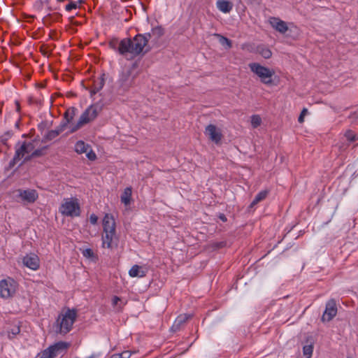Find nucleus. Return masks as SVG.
I'll use <instances>...</instances> for the list:
<instances>
[{
	"instance_id": "9",
	"label": "nucleus",
	"mask_w": 358,
	"mask_h": 358,
	"mask_svg": "<svg viewBox=\"0 0 358 358\" xmlns=\"http://www.w3.org/2000/svg\"><path fill=\"white\" fill-rule=\"evenodd\" d=\"M150 35L148 36L142 34H136V55L139 54H145L150 50V46L148 42Z\"/></svg>"
},
{
	"instance_id": "21",
	"label": "nucleus",
	"mask_w": 358,
	"mask_h": 358,
	"mask_svg": "<svg viewBox=\"0 0 358 358\" xmlns=\"http://www.w3.org/2000/svg\"><path fill=\"white\" fill-rule=\"evenodd\" d=\"M64 130V125H59L57 129L48 131L44 136L43 141H52L58 136Z\"/></svg>"
},
{
	"instance_id": "27",
	"label": "nucleus",
	"mask_w": 358,
	"mask_h": 358,
	"mask_svg": "<svg viewBox=\"0 0 358 358\" xmlns=\"http://www.w3.org/2000/svg\"><path fill=\"white\" fill-rule=\"evenodd\" d=\"M215 36L219 41V43L226 49H230L232 47V42L228 38L220 34H215Z\"/></svg>"
},
{
	"instance_id": "2",
	"label": "nucleus",
	"mask_w": 358,
	"mask_h": 358,
	"mask_svg": "<svg viewBox=\"0 0 358 358\" xmlns=\"http://www.w3.org/2000/svg\"><path fill=\"white\" fill-rule=\"evenodd\" d=\"M119 90L129 92L134 85V62H122L118 78Z\"/></svg>"
},
{
	"instance_id": "1",
	"label": "nucleus",
	"mask_w": 358,
	"mask_h": 358,
	"mask_svg": "<svg viewBox=\"0 0 358 358\" xmlns=\"http://www.w3.org/2000/svg\"><path fill=\"white\" fill-rule=\"evenodd\" d=\"M134 38H124L119 40L118 38H112L108 41V46L110 49L117 52L122 59V62H134Z\"/></svg>"
},
{
	"instance_id": "49",
	"label": "nucleus",
	"mask_w": 358,
	"mask_h": 358,
	"mask_svg": "<svg viewBox=\"0 0 358 358\" xmlns=\"http://www.w3.org/2000/svg\"><path fill=\"white\" fill-rule=\"evenodd\" d=\"M218 217L220 220H222L224 222H227V217L223 213H220L218 215Z\"/></svg>"
},
{
	"instance_id": "17",
	"label": "nucleus",
	"mask_w": 358,
	"mask_h": 358,
	"mask_svg": "<svg viewBox=\"0 0 358 358\" xmlns=\"http://www.w3.org/2000/svg\"><path fill=\"white\" fill-rule=\"evenodd\" d=\"M27 154L29 153L26 148L25 143H24L23 141H19L15 145V159H22Z\"/></svg>"
},
{
	"instance_id": "3",
	"label": "nucleus",
	"mask_w": 358,
	"mask_h": 358,
	"mask_svg": "<svg viewBox=\"0 0 358 358\" xmlns=\"http://www.w3.org/2000/svg\"><path fill=\"white\" fill-rule=\"evenodd\" d=\"M77 311L76 309L68 308L64 314L59 315L57 323L59 327V333L66 334L69 333L76 320Z\"/></svg>"
},
{
	"instance_id": "45",
	"label": "nucleus",
	"mask_w": 358,
	"mask_h": 358,
	"mask_svg": "<svg viewBox=\"0 0 358 358\" xmlns=\"http://www.w3.org/2000/svg\"><path fill=\"white\" fill-rule=\"evenodd\" d=\"M90 221L92 224H96L98 222V217L95 214H92L90 217Z\"/></svg>"
},
{
	"instance_id": "11",
	"label": "nucleus",
	"mask_w": 358,
	"mask_h": 358,
	"mask_svg": "<svg viewBox=\"0 0 358 358\" xmlns=\"http://www.w3.org/2000/svg\"><path fill=\"white\" fill-rule=\"evenodd\" d=\"M68 347L69 344L67 343L60 341L52 345H50L46 348L45 350L50 354L51 358H55L57 356L64 353Z\"/></svg>"
},
{
	"instance_id": "14",
	"label": "nucleus",
	"mask_w": 358,
	"mask_h": 358,
	"mask_svg": "<svg viewBox=\"0 0 358 358\" xmlns=\"http://www.w3.org/2000/svg\"><path fill=\"white\" fill-rule=\"evenodd\" d=\"M103 233L115 231V222L113 215L106 214L103 219Z\"/></svg>"
},
{
	"instance_id": "36",
	"label": "nucleus",
	"mask_w": 358,
	"mask_h": 358,
	"mask_svg": "<svg viewBox=\"0 0 358 358\" xmlns=\"http://www.w3.org/2000/svg\"><path fill=\"white\" fill-rule=\"evenodd\" d=\"M13 134V131H8L5 132L2 136H0V141L3 144L6 145L7 141H8L9 138H11Z\"/></svg>"
},
{
	"instance_id": "46",
	"label": "nucleus",
	"mask_w": 358,
	"mask_h": 358,
	"mask_svg": "<svg viewBox=\"0 0 358 358\" xmlns=\"http://www.w3.org/2000/svg\"><path fill=\"white\" fill-rule=\"evenodd\" d=\"M93 255H94L93 251H92L91 249H90V248L86 249V250H85L83 251V255H84L85 257H92V256H93Z\"/></svg>"
},
{
	"instance_id": "48",
	"label": "nucleus",
	"mask_w": 358,
	"mask_h": 358,
	"mask_svg": "<svg viewBox=\"0 0 358 358\" xmlns=\"http://www.w3.org/2000/svg\"><path fill=\"white\" fill-rule=\"evenodd\" d=\"M120 301V299L118 297V296H114L113 299V305L114 306H116L118 303V301Z\"/></svg>"
},
{
	"instance_id": "8",
	"label": "nucleus",
	"mask_w": 358,
	"mask_h": 358,
	"mask_svg": "<svg viewBox=\"0 0 358 358\" xmlns=\"http://www.w3.org/2000/svg\"><path fill=\"white\" fill-rule=\"evenodd\" d=\"M337 306L336 300L334 299H329L325 306V310L322 316L321 320L322 322H330L337 314Z\"/></svg>"
},
{
	"instance_id": "44",
	"label": "nucleus",
	"mask_w": 358,
	"mask_h": 358,
	"mask_svg": "<svg viewBox=\"0 0 358 358\" xmlns=\"http://www.w3.org/2000/svg\"><path fill=\"white\" fill-rule=\"evenodd\" d=\"M20 160V159H15V155H14L13 158L12 159V160L10 161V162L8 164L9 168L11 169V168L14 167V166L16 164V163Z\"/></svg>"
},
{
	"instance_id": "52",
	"label": "nucleus",
	"mask_w": 358,
	"mask_h": 358,
	"mask_svg": "<svg viewBox=\"0 0 358 358\" xmlns=\"http://www.w3.org/2000/svg\"><path fill=\"white\" fill-rule=\"evenodd\" d=\"M15 106H16V111L19 113L20 111V102L18 101H15Z\"/></svg>"
},
{
	"instance_id": "16",
	"label": "nucleus",
	"mask_w": 358,
	"mask_h": 358,
	"mask_svg": "<svg viewBox=\"0 0 358 358\" xmlns=\"http://www.w3.org/2000/svg\"><path fill=\"white\" fill-rule=\"evenodd\" d=\"M192 315H189V314H182V315H178L176 317V319L175 320V321L171 327V329L173 331H178L181 328V327H182L188 320L192 318Z\"/></svg>"
},
{
	"instance_id": "24",
	"label": "nucleus",
	"mask_w": 358,
	"mask_h": 358,
	"mask_svg": "<svg viewBox=\"0 0 358 358\" xmlns=\"http://www.w3.org/2000/svg\"><path fill=\"white\" fill-rule=\"evenodd\" d=\"M217 7L220 11L227 13L232 10L233 4L228 1L220 0L217 2Z\"/></svg>"
},
{
	"instance_id": "47",
	"label": "nucleus",
	"mask_w": 358,
	"mask_h": 358,
	"mask_svg": "<svg viewBox=\"0 0 358 358\" xmlns=\"http://www.w3.org/2000/svg\"><path fill=\"white\" fill-rule=\"evenodd\" d=\"M154 34H157L158 36H162L164 34V30L162 27H156L154 30Z\"/></svg>"
},
{
	"instance_id": "23",
	"label": "nucleus",
	"mask_w": 358,
	"mask_h": 358,
	"mask_svg": "<svg viewBox=\"0 0 358 358\" xmlns=\"http://www.w3.org/2000/svg\"><path fill=\"white\" fill-rule=\"evenodd\" d=\"M123 222L124 226L128 228H131V224L133 221L134 213L131 209L129 208H125L123 211Z\"/></svg>"
},
{
	"instance_id": "53",
	"label": "nucleus",
	"mask_w": 358,
	"mask_h": 358,
	"mask_svg": "<svg viewBox=\"0 0 358 358\" xmlns=\"http://www.w3.org/2000/svg\"><path fill=\"white\" fill-rule=\"evenodd\" d=\"M149 283H150V281H149V280H148V281H147V283L145 285V286H144L143 289H146L147 287H148V286H149Z\"/></svg>"
},
{
	"instance_id": "37",
	"label": "nucleus",
	"mask_w": 358,
	"mask_h": 358,
	"mask_svg": "<svg viewBox=\"0 0 358 358\" xmlns=\"http://www.w3.org/2000/svg\"><path fill=\"white\" fill-rule=\"evenodd\" d=\"M131 355V351H124L122 353L114 354L110 358H129Z\"/></svg>"
},
{
	"instance_id": "20",
	"label": "nucleus",
	"mask_w": 358,
	"mask_h": 358,
	"mask_svg": "<svg viewBox=\"0 0 358 358\" xmlns=\"http://www.w3.org/2000/svg\"><path fill=\"white\" fill-rule=\"evenodd\" d=\"M115 238V231L110 233H103L102 235V245L103 248H111L113 241Z\"/></svg>"
},
{
	"instance_id": "38",
	"label": "nucleus",
	"mask_w": 358,
	"mask_h": 358,
	"mask_svg": "<svg viewBox=\"0 0 358 358\" xmlns=\"http://www.w3.org/2000/svg\"><path fill=\"white\" fill-rule=\"evenodd\" d=\"M34 141H34H24L23 143H25V145H26V148L27 149V152L28 153H31L34 150Z\"/></svg>"
},
{
	"instance_id": "15",
	"label": "nucleus",
	"mask_w": 358,
	"mask_h": 358,
	"mask_svg": "<svg viewBox=\"0 0 358 358\" xmlns=\"http://www.w3.org/2000/svg\"><path fill=\"white\" fill-rule=\"evenodd\" d=\"M270 23L272 27L281 34H285L288 30L287 23L278 17H271Z\"/></svg>"
},
{
	"instance_id": "25",
	"label": "nucleus",
	"mask_w": 358,
	"mask_h": 358,
	"mask_svg": "<svg viewBox=\"0 0 358 358\" xmlns=\"http://www.w3.org/2000/svg\"><path fill=\"white\" fill-rule=\"evenodd\" d=\"M90 145L85 143L83 141H78L75 145V151L78 154H83L87 152Z\"/></svg>"
},
{
	"instance_id": "34",
	"label": "nucleus",
	"mask_w": 358,
	"mask_h": 358,
	"mask_svg": "<svg viewBox=\"0 0 358 358\" xmlns=\"http://www.w3.org/2000/svg\"><path fill=\"white\" fill-rule=\"evenodd\" d=\"M262 123V119L258 115H253L251 117V124L254 128H257L260 126Z\"/></svg>"
},
{
	"instance_id": "39",
	"label": "nucleus",
	"mask_w": 358,
	"mask_h": 358,
	"mask_svg": "<svg viewBox=\"0 0 358 358\" xmlns=\"http://www.w3.org/2000/svg\"><path fill=\"white\" fill-rule=\"evenodd\" d=\"M85 153H86L87 157L90 161H94L96 159V155L95 152L91 149V148Z\"/></svg>"
},
{
	"instance_id": "26",
	"label": "nucleus",
	"mask_w": 358,
	"mask_h": 358,
	"mask_svg": "<svg viewBox=\"0 0 358 358\" xmlns=\"http://www.w3.org/2000/svg\"><path fill=\"white\" fill-rule=\"evenodd\" d=\"M268 194V191L267 190H262L259 192L255 197L253 201L250 204V208H253L256 204H257L259 202L263 201L265 199Z\"/></svg>"
},
{
	"instance_id": "43",
	"label": "nucleus",
	"mask_w": 358,
	"mask_h": 358,
	"mask_svg": "<svg viewBox=\"0 0 358 358\" xmlns=\"http://www.w3.org/2000/svg\"><path fill=\"white\" fill-rule=\"evenodd\" d=\"M34 157H31V153H29V154H27L25 155V157H24L22 159H23V161L20 164V165H22V164L24 163H26V162H30L31 160H32Z\"/></svg>"
},
{
	"instance_id": "12",
	"label": "nucleus",
	"mask_w": 358,
	"mask_h": 358,
	"mask_svg": "<svg viewBox=\"0 0 358 358\" xmlns=\"http://www.w3.org/2000/svg\"><path fill=\"white\" fill-rule=\"evenodd\" d=\"M17 196L22 201L27 203H34L38 197V193L35 189H17Z\"/></svg>"
},
{
	"instance_id": "10",
	"label": "nucleus",
	"mask_w": 358,
	"mask_h": 358,
	"mask_svg": "<svg viewBox=\"0 0 358 358\" xmlns=\"http://www.w3.org/2000/svg\"><path fill=\"white\" fill-rule=\"evenodd\" d=\"M205 134L209 138V139L216 144L220 143L222 134L220 129L214 124H208L205 129Z\"/></svg>"
},
{
	"instance_id": "5",
	"label": "nucleus",
	"mask_w": 358,
	"mask_h": 358,
	"mask_svg": "<svg viewBox=\"0 0 358 358\" xmlns=\"http://www.w3.org/2000/svg\"><path fill=\"white\" fill-rule=\"evenodd\" d=\"M98 115V107L94 105L89 106L80 115L77 123L73 125L70 132L73 133L83 127L85 124L94 120Z\"/></svg>"
},
{
	"instance_id": "32",
	"label": "nucleus",
	"mask_w": 358,
	"mask_h": 358,
	"mask_svg": "<svg viewBox=\"0 0 358 358\" xmlns=\"http://www.w3.org/2000/svg\"><path fill=\"white\" fill-rule=\"evenodd\" d=\"M46 146L36 149L31 153V157L36 158L44 156L46 154Z\"/></svg>"
},
{
	"instance_id": "56",
	"label": "nucleus",
	"mask_w": 358,
	"mask_h": 358,
	"mask_svg": "<svg viewBox=\"0 0 358 358\" xmlns=\"http://www.w3.org/2000/svg\"><path fill=\"white\" fill-rule=\"evenodd\" d=\"M348 358H349V357H348Z\"/></svg>"
},
{
	"instance_id": "13",
	"label": "nucleus",
	"mask_w": 358,
	"mask_h": 358,
	"mask_svg": "<svg viewBox=\"0 0 358 358\" xmlns=\"http://www.w3.org/2000/svg\"><path fill=\"white\" fill-rule=\"evenodd\" d=\"M22 263L25 266L34 271L38 270L40 266L39 258L33 253L24 256L22 259Z\"/></svg>"
},
{
	"instance_id": "18",
	"label": "nucleus",
	"mask_w": 358,
	"mask_h": 358,
	"mask_svg": "<svg viewBox=\"0 0 358 358\" xmlns=\"http://www.w3.org/2000/svg\"><path fill=\"white\" fill-rule=\"evenodd\" d=\"M76 108L75 107L69 108L64 114V120L61 122L60 125L63 126L65 129L68 124H69L76 115Z\"/></svg>"
},
{
	"instance_id": "50",
	"label": "nucleus",
	"mask_w": 358,
	"mask_h": 358,
	"mask_svg": "<svg viewBox=\"0 0 358 358\" xmlns=\"http://www.w3.org/2000/svg\"><path fill=\"white\" fill-rule=\"evenodd\" d=\"M136 3H138V4L142 8L143 10H145L146 7L141 0H136Z\"/></svg>"
},
{
	"instance_id": "29",
	"label": "nucleus",
	"mask_w": 358,
	"mask_h": 358,
	"mask_svg": "<svg viewBox=\"0 0 358 358\" xmlns=\"http://www.w3.org/2000/svg\"><path fill=\"white\" fill-rule=\"evenodd\" d=\"M20 332V327L18 324L13 325L7 330L8 336L10 339L15 338Z\"/></svg>"
},
{
	"instance_id": "22",
	"label": "nucleus",
	"mask_w": 358,
	"mask_h": 358,
	"mask_svg": "<svg viewBox=\"0 0 358 358\" xmlns=\"http://www.w3.org/2000/svg\"><path fill=\"white\" fill-rule=\"evenodd\" d=\"M132 195V188L131 187H128L124 189L123 193L120 196V200L122 203L124 204L125 208H128V206L131 203Z\"/></svg>"
},
{
	"instance_id": "42",
	"label": "nucleus",
	"mask_w": 358,
	"mask_h": 358,
	"mask_svg": "<svg viewBox=\"0 0 358 358\" xmlns=\"http://www.w3.org/2000/svg\"><path fill=\"white\" fill-rule=\"evenodd\" d=\"M35 358H51L50 355L48 352H46L45 350L39 352Z\"/></svg>"
},
{
	"instance_id": "40",
	"label": "nucleus",
	"mask_w": 358,
	"mask_h": 358,
	"mask_svg": "<svg viewBox=\"0 0 358 358\" xmlns=\"http://www.w3.org/2000/svg\"><path fill=\"white\" fill-rule=\"evenodd\" d=\"M78 7V4L76 2L71 1L65 6V9L66 11H71L73 9H76Z\"/></svg>"
},
{
	"instance_id": "33",
	"label": "nucleus",
	"mask_w": 358,
	"mask_h": 358,
	"mask_svg": "<svg viewBox=\"0 0 358 358\" xmlns=\"http://www.w3.org/2000/svg\"><path fill=\"white\" fill-rule=\"evenodd\" d=\"M227 245V242L226 241L212 242L210 244V248H213V250H218L225 248Z\"/></svg>"
},
{
	"instance_id": "30",
	"label": "nucleus",
	"mask_w": 358,
	"mask_h": 358,
	"mask_svg": "<svg viewBox=\"0 0 358 358\" xmlns=\"http://www.w3.org/2000/svg\"><path fill=\"white\" fill-rule=\"evenodd\" d=\"M258 52L264 59H269L272 56L271 50L265 46H259Z\"/></svg>"
},
{
	"instance_id": "55",
	"label": "nucleus",
	"mask_w": 358,
	"mask_h": 358,
	"mask_svg": "<svg viewBox=\"0 0 358 358\" xmlns=\"http://www.w3.org/2000/svg\"><path fill=\"white\" fill-rule=\"evenodd\" d=\"M16 127H18L19 126V123L17 122L16 124H15Z\"/></svg>"
},
{
	"instance_id": "31",
	"label": "nucleus",
	"mask_w": 358,
	"mask_h": 358,
	"mask_svg": "<svg viewBox=\"0 0 358 358\" xmlns=\"http://www.w3.org/2000/svg\"><path fill=\"white\" fill-rule=\"evenodd\" d=\"M344 136L346 138L349 143L355 142L358 140V136L350 129H348L345 132Z\"/></svg>"
},
{
	"instance_id": "51",
	"label": "nucleus",
	"mask_w": 358,
	"mask_h": 358,
	"mask_svg": "<svg viewBox=\"0 0 358 358\" xmlns=\"http://www.w3.org/2000/svg\"><path fill=\"white\" fill-rule=\"evenodd\" d=\"M129 274L131 277H134V266H133L129 271Z\"/></svg>"
},
{
	"instance_id": "35",
	"label": "nucleus",
	"mask_w": 358,
	"mask_h": 358,
	"mask_svg": "<svg viewBox=\"0 0 358 358\" xmlns=\"http://www.w3.org/2000/svg\"><path fill=\"white\" fill-rule=\"evenodd\" d=\"M313 351V345H307L303 346V355L306 356L307 358H310Z\"/></svg>"
},
{
	"instance_id": "7",
	"label": "nucleus",
	"mask_w": 358,
	"mask_h": 358,
	"mask_svg": "<svg viewBox=\"0 0 358 358\" xmlns=\"http://www.w3.org/2000/svg\"><path fill=\"white\" fill-rule=\"evenodd\" d=\"M17 282L11 278H7L0 281V296L3 299L12 297L16 292Z\"/></svg>"
},
{
	"instance_id": "4",
	"label": "nucleus",
	"mask_w": 358,
	"mask_h": 358,
	"mask_svg": "<svg viewBox=\"0 0 358 358\" xmlns=\"http://www.w3.org/2000/svg\"><path fill=\"white\" fill-rule=\"evenodd\" d=\"M249 67L251 71L260 78L262 83L267 85H273L272 76L275 74L274 70L264 66L259 63H251L249 64Z\"/></svg>"
},
{
	"instance_id": "54",
	"label": "nucleus",
	"mask_w": 358,
	"mask_h": 358,
	"mask_svg": "<svg viewBox=\"0 0 358 358\" xmlns=\"http://www.w3.org/2000/svg\"><path fill=\"white\" fill-rule=\"evenodd\" d=\"M122 2H128L131 1L132 0H121Z\"/></svg>"
},
{
	"instance_id": "28",
	"label": "nucleus",
	"mask_w": 358,
	"mask_h": 358,
	"mask_svg": "<svg viewBox=\"0 0 358 358\" xmlns=\"http://www.w3.org/2000/svg\"><path fill=\"white\" fill-rule=\"evenodd\" d=\"M149 267L146 265L138 266L136 264V277L143 278L146 275Z\"/></svg>"
},
{
	"instance_id": "19",
	"label": "nucleus",
	"mask_w": 358,
	"mask_h": 358,
	"mask_svg": "<svg viewBox=\"0 0 358 358\" xmlns=\"http://www.w3.org/2000/svg\"><path fill=\"white\" fill-rule=\"evenodd\" d=\"M104 76L105 74H102L101 77L94 81L93 86L90 90L91 96L96 94L103 87L105 84Z\"/></svg>"
},
{
	"instance_id": "6",
	"label": "nucleus",
	"mask_w": 358,
	"mask_h": 358,
	"mask_svg": "<svg viewBox=\"0 0 358 358\" xmlns=\"http://www.w3.org/2000/svg\"><path fill=\"white\" fill-rule=\"evenodd\" d=\"M59 211L68 217H78L80 215V208L76 198L65 199L61 204Z\"/></svg>"
},
{
	"instance_id": "41",
	"label": "nucleus",
	"mask_w": 358,
	"mask_h": 358,
	"mask_svg": "<svg viewBox=\"0 0 358 358\" xmlns=\"http://www.w3.org/2000/svg\"><path fill=\"white\" fill-rule=\"evenodd\" d=\"M308 113V109L307 108H303L301 112V114L299 115V117H298V121L300 123H302L304 121V116Z\"/></svg>"
}]
</instances>
